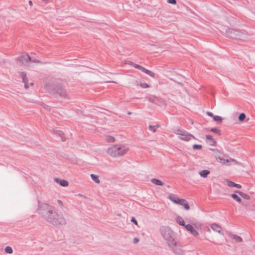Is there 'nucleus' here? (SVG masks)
I'll list each match as a JSON object with an SVG mask.
<instances>
[{
  "mask_svg": "<svg viewBox=\"0 0 255 255\" xmlns=\"http://www.w3.org/2000/svg\"><path fill=\"white\" fill-rule=\"evenodd\" d=\"M211 228L215 232H217L222 235H224L223 233L221 232V227L219 225L213 223L211 225Z\"/></svg>",
  "mask_w": 255,
  "mask_h": 255,
  "instance_id": "nucleus-14",
  "label": "nucleus"
},
{
  "mask_svg": "<svg viewBox=\"0 0 255 255\" xmlns=\"http://www.w3.org/2000/svg\"><path fill=\"white\" fill-rule=\"evenodd\" d=\"M4 252H5V253H6L7 254H10L12 253L13 251H12V249L11 248V247L7 246L4 249Z\"/></svg>",
  "mask_w": 255,
  "mask_h": 255,
  "instance_id": "nucleus-28",
  "label": "nucleus"
},
{
  "mask_svg": "<svg viewBox=\"0 0 255 255\" xmlns=\"http://www.w3.org/2000/svg\"><path fill=\"white\" fill-rule=\"evenodd\" d=\"M246 118V115L244 113H241L239 116V120L240 121H243Z\"/></svg>",
  "mask_w": 255,
  "mask_h": 255,
  "instance_id": "nucleus-33",
  "label": "nucleus"
},
{
  "mask_svg": "<svg viewBox=\"0 0 255 255\" xmlns=\"http://www.w3.org/2000/svg\"><path fill=\"white\" fill-rule=\"evenodd\" d=\"M57 202H58V204L60 206H62L63 205L62 202L60 200H57Z\"/></svg>",
  "mask_w": 255,
  "mask_h": 255,
  "instance_id": "nucleus-43",
  "label": "nucleus"
},
{
  "mask_svg": "<svg viewBox=\"0 0 255 255\" xmlns=\"http://www.w3.org/2000/svg\"><path fill=\"white\" fill-rule=\"evenodd\" d=\"M168 199L172 201L173 203L182 205L183 202H185V200L183 199H180L177 197H176L173 194H170L168 196Z\"/></svg>",
  "mask_w": 255,
  "mask_h": 255,
  "instance_id": "nucleus-9",
  "label": "nucleus"
},
{
  "mask_svg": "<svg viewBox=\"0 0 255 255\" xmlns=\"http://www.w3.org/2000/svg\"><path fill=\"white\" fill-rule=\"evenodd\" d=\"M139 242V239L137 238H134L133 240L134 244H136Z\"/></svg>",
  "mask_w": 255,
  "mask_h": 255,
  "instance_id": "nucleus-39",
  "label": "nucleus"
},
{
  "mask_svg": "<svg viewBox=\"0 0 255 255\" xmlns=\"http://www.w3.org/2000/svg\"><path fill=\"white\" fill-rule=\"evenodd\" d=\"M140 86L143 88H147L149 87L148 84L146 83H141Z\"/></svg>",
  "mask_w": 255,
  "mask_h": 255,
  "instance_id": "nucleus-35",
  "label": "nucleus"
},
{
  "mask_svg": "<svg viewBox=\"0 0 255 255\" xmlns=\"http://www.w3.org/2000/svg\"><path fill=\"white\" fill-rule=\"evenodd\" d=\"M149 129L151 130L153 132H155L156 131L155 127H153L151 125L149 126Z\"/></svg>",
  "mask_w": 255,
  "mask_h": 255,
  "instance_id": "nucleus-36",
  "label": "nucleus"
},
{
  "mask_svg": "<svg viewBox=\"0 0 255 255\" xmlns=\"http://www.w3.org/2000/svg\"><path fill=\"white\" fill-rule=\"evenodd\" d=\"M151 182L155 184V185H159V186H162L164 185V183L163 182H162L159 179H156V178H152L151 179Z\"/></svg>",
  "mask_w": 255,
  "mask_h": 255,
  "instance_id": "nucleus-18",
  "label": "nucleus"
},
{
  "mask_svg": "<svg viewBox=\"0 0 255 255\" xmlns=\"http://www.w3.org/2000/svg\"><path fill=\"white\" fill-rule=\"evenodd\" d=\"M55 180L59 182L61 186L63 187H66L68 185V181L65 180H61L57 178H56Z\"/></svg>",
  "mask_w": 255,
  "mask_h": 255,
  "instance_id": "nucleus-19",
  "label": "nucleus"
},
{
  "mask_svg": "<svg viewBox=\"0 0 255 255\" xmlns=\"http://www.w3.org/2000/svg\"><path fill=\"white\" fill-rule=\"evenodd\" d=\"M226 35L231 38L242 39L245 38V34L243 33L232 28L226 29Z\"/></svg>",
  "mask_w": 255,
  "mask_h": 255,
  "instance_id": "nucleus-6",
  "label": "nucleus"
},
{
  "mask_svg": "<svg viewBox=\"0 0 255 255\" xmlns=\"http://www.w3.org/2000/svg\"><path fill=\"white\" fill-rule=\"evenodd\" d=\"M185 229L190 232V233L194 236H197L198 235L199 233L198 231L195 230L193 227L190 224H187L185 226Z\"/></svg>",
  "mask_w": 255,
  "mask_h": 255,
  "instance_id": "nucleus-11",
  "label": "nucleus"
},
{
  "mask_svg": "<svg viewBox=\"0 0 255 255\" xmlns=\"http://www.w3.org/2000/svg\"><path fill=\"white\" fill-rule=\"evenodd\" d=\"M30 62L35 63H40V61L39 60H38V59L35 58H33V57H30V59H29V63H30Z\"/></svg>",
  "mask_w": 255,
  "mask_h": 255,
  "instance_id": "nucleus-31",
  "label": "nucleus"
},
{
  "mask_svg": "<svg viewBox=\"0 0 255 255\" xmlns=\"http://www.w3.org/2000/svg\"><path fill=\"white\" fill-rule=\"evenodd\" d=\"M231 238L235 240H236V242L240 243L242 241V239L239 236L236 235H232L231 236Z\"/></svg>",
  "mask_w": 255,
  "mask_h": 255,
  "instance_id": "nucleus-24",
  "label": "nucleus"
},
{
  "mask_svg": "<svg viewBox=\"0 0 255 255\" xmlns=\"http://www.w3.org/2000/svg\"><path fill=\"white\" fill-rule=\"evenodd\" d=\"M227 184L230 187H237L238 188H241L242 187L240 184L235 183L232 181H227Z\"/></svg>",
  "mask_w": 255,
  "mask_h": 255,
  "instance_id": "nucleus-17",
  "label": "nucleus"
},
{
  "mask_svg": "<svg viewBox=\"0 0 255 255\" xmlns=\"http://www.w3.org/2000/svg\"><path fill=\"white\" fill-rule=\"evenodd\" d=\"M24 87L26 89H27L29 87L28 83H24Z\"/></svg>",
  "mask_w": 255,
  "mask_h": 255,
  "instance_id": "nucleus-42",
  "label": "nucleus"
},
{
  "mask_svg": "<svg viewBox=\"0 0 255 255\" xmlns=\"http://www.w3.org/2000/svg\"><path fill=\"white\" fill-rule=\"evenodd\" d=\"M21 77L22 79V81L24 83H28V79L26 77V74L24 72L20 73Z\"/></svg>",
  "mask_w": 255,
  "mask_h": 255,
  "instance_id": "nucleus-22",
  "label": "nucleus"
},
{
  "mask_svg": "<svg viewBox=\"0 0 255 255\" xmlns=\"http://www.w3.org/2000/svg\"><path fill=\"white\" fill-rule=\"evenodd\" d=\"M167 1L168 3L173 4H176V0H168Z\"/></svg>",
  "mask_w": 255,
  "mask_h": 255,
  "instance_id": "nucleus-37",
  "label": "nucleus"
},
{
  "mask_svg": "<svg viewBox=\"0 0 255 255\" xmlns=\"http://www.w3.org/2000/svg\"><path fill=\"white\" fill-rule=\"evenodd\" d=\"M210 131L216 133L219 135L221 134L220 130L219 129H218L217 128H211L210 129Z\"/></svg>",
  "mask_w": 255,
  "mask_h": 255,
  "instance_id": "nucleus-30",
  "label": "nucleus"
},
{
  "mask_svg": "<svg viewBox=\"0 0 255 255\" xmlns=\"http://www.w3.org/2000/svg\"><path fill=\"white\" fill-rule=\"evenodd\" d=\"M54 133L56 135L60 137L62 141H65L66 140V138H65V137L64 136L63 132L62 131L59 130H56L54 131Z\"/></svg>",
  "mask_w": 255,
  "mask_h": 255,
  "instance_id": "nucleus-16",
  "label": "nucleus"
},
{
  "mask_svg": "<svg viewBox=\"0 0 255 255\" xmlns=\"http://www.w3.org/2000/svg\"><path fill=\"white\" fill-rule=\"evenodd\" d=\"M182 206H183L184 208L186 210H188L190 209V207H189L188 203L186 200H185V202L183 203V204H182Z\"/></svg>",
  "mask_w": 255,
  "mask_h": 255,
  "instance_id": "nucleus-32",
  "label": "nucleus"
},
{
  "mask_svg": "<svg viewBox=\"0 0 255 255\" xmlns=\"http://www.w3.org/2000/svg\"><path fill=\"white\" fill-rule=\"evenodd\" d=\"M210 174V171L208 170H203L199 172L200 175L202 177L206 178Z\"/></svg>",
  "mask_w": 255,
  "mask_h": 255,
  "instance_id": "nucleus-20",
  "label": "nucleus"
},
{
  "mask_svg": "<svg viewBox=\"0 0 255 255\" xmlns=\"http://www.w3.org/2000/svg\"><path fill=\"white\" fill-rule=\"evenodd\" d=\"M213 118L214 121L218 122L219 123H221L223 120L222 118L219 116H214Z\"/></svg>",
  "mask_w": 255,
  "mask_h": 255,
  "instance_id": "nucleus-29",
  "label": "nucleus"
},
{
  "mask_svg": "<svg viewBox=\"0 0 255 255\" xmlns=\"http://www.w3.org/2000/svg\"><path fill=\"white\" fill-rule=\"evenodd\" d=\"M128 148L123 145L115 144L109 147L107 153L113 157L124 155L128 151Z\"/></svg>",
  "mask_w": 255,
  "mask_h": 255,
  "instance_id": "nucleus-3",
  "label": "nucleus"
},
{
  "mask_svg": "<svg viewBox=\"0 0 255 255\" xmlns=\"http://www.w3.org/2000/svg\"><path fill=\"white\" fill-rule=\"evenodd\" d=\"M207 114L209 116H210V117H212V118H213V117H214V116L212 113L210 112H208L207 113Z\"/></svg>",
  "mask_w": 255,
  "mask_h": 255,
  "instance_id": "nucleus-41",
  "label": "nucleus"
},
{
  "mask_svg": "<svg viewBox=\"0 0 255 255\" xmlns=\"http://www.w3.org/2000/svg\"><path fill=\"white\" fill-rule=\"evenodd\" d=\"M148 100L149 102L157 105H160L163 102L162 99H159L158 97L154 96H150L148 97Z\"/></svg>",
  "mask_w": 255,
  "mask_h": 255,
  "instance_id": "nucleus-10",
  "label": "nucleus"
},
{
  "mask_svg": "<svg viewBox=\"0 0 255 255\" xmlns=\"http://www.w3.org/2000/svg\"><path fill=\"white\" fill-rule=\"evenodd\" d=\"M131 221L132 222L134 223L136 225L137 224V222L136 219L134 218H132V219H131Z\"/></svg>",
  "mask_w": 255,
  "mask_h": 255,
  "instance_id": "nucleus-40",
  "label": "nucleus"
},
{
  "mask_svg": "<svg viewBox=\"0 0 255 255\" xmlns=\"http://www.w3.org/2000/svg\"><path fill=\"white\" fill-rule=\"evenodd\" d=\"M46 90H47L50 93L57 94L62 97L66 98L67 95L65 90H64L61 87L56 86L55 87L53 85H46L45 87Z\"/></svg>",
  "mask_w": 255,
  "mask_h": 255,
  "instance_id": "nucleus-4",
  "label": "nucleus"
},
{
  "mask_svg": "<svg viewBox=\"0 0 255 255\" xmlns=\"http://www.w3.org/2000/svg\"><path fill=\"white\" fill-rule=\"evenodd\" d=\"M153 127H155V128L156 129L157 128L159 127V126L158 125H156L155 126H152Z\"/></svg>",
  "mask_w": 255,
  "mask_h": 255,
  "instance_id": "nucleus-45",
  "label": "nucleus"
},
{
  "mask_svg": "<svg viewBox=\"0 0 255 255\" xmlns=\"http://www.w3.org/2000/svg\"><path fill=\"white\" fill-rule=\"evenodd\" d=\"M219 160L221 163L223 164H227L228 165H230L232 164H240V163L238 161L232 158L223 159L222 158L219 157Z\"/></svg>",
  "mask_w": 255,
  "mask_h": 255,
  "instance_id": "nucleus-8",
  "label": "nucleus"
},
{
  "mask_svg": "<svg viewBox=\"0 0 255 255\" xmlns=\"http://www.w3.org/2000/svg\"><path fill=\"white\" fill-rule=\"evenodd\" d=\"M37 211L46 221L53 226H64L66 224L62 214L48 204L39 201Z\"/></svg>",
  "mask_w": 255,
  "mask_h": 255,
  "instance_id": "nucleus-1",
  "label": "nucleus"
},
{
  "mask_svg": "<svg viewBox=\"0 0 255 255\" xmlns=\"http://www.w3.org/2000/svg\"><path fill=\"white\" fill-rule=\"evenodd\" d=\"M231 197L238 203H241V199L236 194L233 193L231 194Z\"/></svg>",
  "mask_w": 255,
  "mask_h": 255,
  "instance_id": "nucleus-27",
  "label": "nucleus"
},
{
  "mask_svg": "<svg viewBox=\"0 0 255 255\" xmlns=\"http://www.w3.org/2000/svg\"><path fill=\"white\" fill-rule=\"evenodd\" d=\"M128 64L133 66V64H134V63H133L131 61H129L128 63Z\"/></svg>",
  "mask_w": 255,
  "mask_h": 255,
  "instance_id": "nucleus-44",
  "label": "nucleus"
},
{
  "mask_svg": "<svg viewBox=\"0 0 255 255\" xmlns=\"http://www.w3.org/2000/svg\"><path fill=\"white\" fill-rule=\"evenodd\" d=\"M139 70L141 71L143 73L146 74L147 75H149L151 77L153 78L155 76V74L154 72H153L148 69H145L144 67H143L141 66L140 67V68L139 69Z\"/></svg>",
  "mask_w": 255,
  "mask_h": 255,
  "instance_id": "nucleus-15",
  "label": "nucleus"
},
{
  "mask_svg": "<svg viewBox=\"0 0 255 255\" xmlns=\"http://www.w3.org/2000/svg\"><path fill=\"white\" fill-rule=\"evenodd\" d=\"M141 66L136 64H133V67L139 70Z\"/></svg>",
  "mask_w": 255,
  "mask_h": 255,
  "instance_id": "nucleus-38",
  "label": "nucleus"
},
{
  "mask_svg": "<svg viewBox=\"0 0 255 255\" xmlns=\"http://www.w3.org/2000/svg\"><path fill=\"white\" fill-rule=\"evenodd\" d=\"M173 132L176 134L181 135V136L180 137V139L182 140L189 141L191 138H195L194 136L192 134L180 128H176L174 129Z\"/></svg>",
  "mask_w": 255,
  "mask_h": 255,
  "instance_id": "nucleus-5",
  "label": "nucleus"
},
{
  "mask_svg": "<svg viewBox=\"0 0 255 255\" xmlns=\"http://www.w3.org/2000/svg\"><path fill=\"white\" fill-rule=\"evenodd\" d=\"M193 148L194 149H200L202 148V145L200 144H194L193 145Z\"/></svg>",
  "mask_w": 255,
  "mask_h": 255,
  "instance_id": "nucleus-34",
  "label": "nucleus"
},
{
  "mask_svg": "<svg viewBox=\"0 0 255 255\" xmlns=\"http://www.w3.org/2000/svg\"><path fill=\"white\" fill-rule=\"evenodd\" d=\"M206 142L212 146H215L216 145V141L213 138L212 136L210 135H206Z\"/></svg>",
  "mask_w": 255,
  "mask_h": 255,
  "instance_id": "nucleus-13",
  "label": "nucleus"
},
{
  "mask_svg": "<svg viewBox=\"0 0 255 255\" xmlns=\"http://www.w3.org/2000/svg\"><path fill=\"white\" fill-rule=\"evenodd\" d=\"M176 222L179 225H180V226H184V227H185V226L186 225L185 224V222H184L183 219L181 217H177Z\"/></svg>",
  "mask_w": 255,
  "mask_h": 255,
  "instance_id": "nucleus-21",
  "label": "nucleus"
},
{
  "mask_svg": "<svg viewBox=\"0 0 255 255\" xmlns=\"http://www.w3.org/2000/svg\"><path fill=\"white\" fill-rule=\"evenodd\" d=\"M90 176L92 179L95 181L96 183H99L100 181L99 179L98 176L94 174H91Z\"/></svg>",
  "mask_w": 255,
  "mask_h": 255,
  "instance_id": "nucleus-23",
  "label": "nucleus"
},
{
  "mask_svg": "<svg viewBox=\"0 0 255 255\" xmlns=\"http://www.w3.org/2000/svg\"><path fill=\"white\" fill-rule=\"evenodd\" d=\"M106 140L109 142H113L115 141V138L112 136L107 135L106 136Z\"/></svg>",
  "mask_w": 255,
  "mask_h": 255,
  "instance_id": "nucleus-25",
  "label": "nucleus"
},
{
  "mask_svg": "<svg viewBox=\"0 0 255 255\" xmlns=\"http://www.w3.org/2000/svg\"><path fill=\"white\" fill-rule=\"evenodd\" d=\"M29 59H30V56L28 54H25L18 58L17 63L22 65H27L29 64Z\"/></svg>",
  "mask_w": 255,
  "mask_h": 255,
  "instance_id": "nucleus-7",
  "label": "nucleus"
},
{
  "mask_svg": "<svg viewBox=\"0 0 255 255\" xmlns=\"http://www.w3.org/2000/svg\"><path fill=\"white\" fill-rule=\"evenodd\" d=\"M28 3H29V5H32V1L29 0Z\"/></svg>",
  "mask_w": 255,
  "mask_h": 255,
  "instance_id": "nucleus-46",
  "label": "nucleus"
},
{
  "mask_svg": "<svg viewBox=\"0 0 255 255\" xmlns=\"http://www.w3.org/2000/svg\"><path fill=\"white\" fill-rule=\"evenodd\" d=\"M30 84L31 85H32L33 84V83H30Z\"/></svg>",
  "mask_w": 255,
  "mask_h": 255,
  "instance_id": "nucleus-47",
  "label": "nucleus"
},
{
  "mask_svg": "<svg viewBox=\"0 0 255 255\" xmlns=\"http://www.w3.org/2000/svg\"><path fill=\"white\" fill-rule=\"evenodd\" d=\"M159 231L169 247H172L175 245V234L169 227L162 226L160 227Z\"/></svg>",
  "mask_w": 255,
  "mask_h": 255,
  "instance_id": "nucleus-2",
  "label": "nucleus"
},
{
  "mask_svg": "<svg viewBox=\"0 0 255 255\" xmlns=\"http://www.w3.org/2000/svg\"><path fill=\"white\" fill-rule=\"evenodd\" d=\"M236 193H239L242 197L246 199H249L250 198L249 196L241 191H236Z\"/></svg>",
  "mask_w": 255,
  "mask_h": 255,
  "instance_id": "nucleus-26",
  "label": "nucleus"
},
{
  "mask_svg": "<svg viewBox=\"0 0 255 255\" xmlns=\"http://www.w3.org/2000/svg\"><path fill=\"white\" fill-rule=\"evenodd\" d=\"M173 252L177 255H181L183 254V251L181 248L177 246V242L175 241V245L172 247H169Z\"/></svg>",
  "mask_w": 255,
  "mask_h": 255,
  "instance_id": "nucleus-12",
  "label": "nucleus"
}]
</instances>
